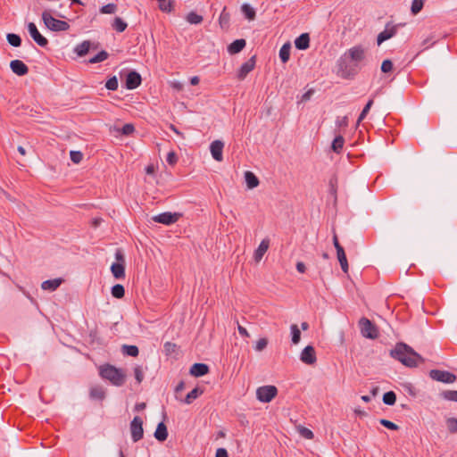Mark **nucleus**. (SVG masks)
<instances>
[{
    "label": "nucleus",
    "instance_id": "nucleus-1",
    "mask_svg": "<svg viewBox=\"0 0 457 457\" xmlns=\"http://www.w3.org/2000/svg\"><path fill=\"white\" fill-rule=\"evenodd\" d=\"M367 49L356 45L346 50L337 61V74L344 79H353L365 64Z\"/></svg>",
    "mask_w": 457,
    "mask_h": 457
},
{
    "label": "nucleus",
    "instance_id": "nucleus-2",
    "mask_svg": "<svg viewBox=\"0 0 457 457\" xmlns=\"http://www.w3.org/2000/svg\"><path fill=\"white\" fill-rule=\"evenodd\" d=\"M389 354L393 359L408 368H416L425 362V359L420 353L403 342L396 343Z\"/></svg>",
    "mask_w": 457,
    "mask_h": 457
},
{
    "label": "nucleus",
    "instance_id": "nucleus-3",
    "mask_svg": "<svg viewBox=\"0 0 457 457\" xmlns=\"http://www.w3.org/2000/svg\"><path fill=\"white\" fill-rule=\"evenodd\" d=\"M99 374L104 379L109 380L115 386H122L126 382L125 372L109 363L100 367Z\"/></svg>",
    "mask_w": 457,
    "mask_h": 457
},
{
    "label": "nucleus",
    "instance_id": "nucleus-4",
    "mask_svg": "<svg viewBox=\"0 0 457 457\" xmlns=\"http://www.w3.org/2000/svg\"><path fill=\"white\" fill-rule=\"evenodd\" d=\"M42 20L46 27L52 31H66L70 29L68 22L54 18L48 10L42 12Z\"/></svg>",
    "mask_w": 457,
    "mask_h": 457
},
{
    "label": "nucleus",
    "instance_id": "nucleus-5",
    "mask_svg": "<svg viewBox=\"0 0 457 457\" xmlns=\"http://www.w3.org/2000/svg\"><path fill=\"white\" fill-rule=\"evenodd\" d=\"M358 324L362 337L369 339H376L378 337L379 331L378 327L368 318H361Z\"/></svg>",
    "mask_w": 457,
    "mask_h": 457
},
{
    "label": "nucleus",
    "instance_id": "nucleus-6",
    "mask_svg": "<svg viewBox=\"0 0 457 457\" xmlns=\"http://www.w3.org/2000/svg\"><path fill=\"white\" fill-rule=\"evenodd\" d=\"M278 395V388L275 386H262L257 388L256 397L262 403L271 402Z\"/></svg>",
    "mask_w": 457,
    "mask_h": 457
},
{
    "label": "nucleus",
    "instance_id": "nucleus-7",
    "mask_svg": "<svg viewBox=\"0 0 457 457\" xmlns=\"http://www.w3.org/2000/svg\"><path fill=\"white\" fill-rule=\"evenodd\" d=\"M429 377L431 379L445 384H452L456 380V375L447 371L441 370H431L429 371Z\"/></svg>",
    "mask_w": 457,
    "mask_h": 457
},
{
    "label": "nucleus",
    "instance_id": "nucleus-8",
    "mask_svg": "<svg viewBox=\"0 0 457 457\" xmlns=\"http://www.w3.org/2000/svg\"><path fill=\"white\" fill-rule=\"evenodd\" d=\"M182 217L181 212H165L155 215L152 218L154 222L161 223L163 225H172L176 223Z\"/></svg>",
    "mask_w": 457,
    "mask_h": 457
},
{
    "label": "nucleus",
    "instance_id": "nucleus-9",
    "mask_svg": "<svg viewBox=\"0 0 457 457\" xmlns=\"http://www.w3.org/2000/svg\"><path fill=\"white\" fill-rule=\"evenodd\" d=\"M130 433L133 442H138L144 436L143 420L135 416L130 422Z\"/></svg>",
    "mask_w": 457,
    "mask_h": 457
},
{
    "label": "nucleus",
    "instance_id": "nucleus-10",
    "mask_svg": "<svg viewBox=\"0 0 457 457\" xmlns=\"http://www.w3.org/2000/svg\"><path fill=\"white\" fill-rule=\"evenodd\" d=\"M142 83L141 75L136 71H129L127 72L125 77L124 87L129 90L137 88Z\"/></svg>",
    "mask_w": 457,
    "mask_h": 457
},
{
    "label": "nucleus",
    "instance_id": "nucleus-11",
    "mask_svg": "<svg viewBox=\"0 0 457 457\" xmlns=\"http://www.w3.org/2000/svg\"><path fill=\"white\" fill-rule=\"evenodd\" d=\"M27 29L29 33V36L37 45H38L41 47L47 46L48 40L43 35L40 34L34 22H29L27 25Z\"/></svg>",
    "mask_w": 457,
    "mask_h": 457
},
{
    "label": "nucleus",
    "instance_id": "nucleus-12",
    "mask_svg": "<svg viewBox=\"0 0 457 457\" xmlns=\"http://www.w3.org/2000/svg\"><path fill=\"white\" fill-rule=\"evenodd\" d=\"M256 56L253 55L249 60L244 62L239 68L237 77L239 80H243L255 67Z\"/></svg>",
    "mask_w": 457,
    "mask_h": 457
},
{
    "label": "nucleus",
    "instance_id": "nucleus-13",
    "mask_svg": "<svg viewBox=\"0 0 457 457\" xmlns=\"http://www.w3.org/2000/svg\"><path fill=\"white\" fill-rule=\"evenodd\" d=\"M398 26H400V24L398 25H393V26H390L389 23H387L386 25V28L385 29L380 32L378 35V37H377V43L378 45H381L384 41L387 40V39H390L391 37H393L394 36L396 35L397 33V28Z\"/></svg>",
    "mask_w": 457,
    "mask_h": 457
},
{
    "label": "nucleus",
    "instance_id": "nucleus-14",
    "mask_svg": "<svg viewBox=\"0 0 457 457\" xmlns=\"http://www.w3.org/2000/svg\"><path fill=\"white\" fill-rule=\"evenodd\" d=\"M300 360L308 365L314 364L317 361L315 349L312 345H307L301 353Z\"/></svg>",
    "mask_w": 457,
    "mask_h": 457
},
{
    "label": "nucleus",
    "instance_id": "nucleus-15",
    "mask_svg": "<svg viewBox=\"0 0 457 457\" xmlns=\"http://www.w3.org/2000/svg\"><path fill=\"white\" fill-rule=\"evenodd\" d=\"M224 143L221 140H214L210 145V151L212 158L217 162L223 160L222 151Z\"/></svg>",
    "mask_w": 457,
    "mask_h": 457
},
{
    "label": "nucleus",
    "instance_id": "nucleus-16",
    "mask_svg": "<svg viewBox=\"0 0 457 457\" xmlns=\"http://www.w3.org/2000/svg\"><path fill=\"white\" fill-rule=\"evenodd\" d=\"M12 71L18 76H25L29 72V67L21 60H12L10 62Z\"/></svg>",
    "mask_w": 457,
    "mask_h": 457
},
{
    "label": "nucleus",
    "instance_id": "nucleus-17",
    "mask_svg": "<svg viewBox=\"0 0 457 457\" xmlns=\"http://www.w3.org/2000/svg\"><path fill=\"white\" fill-rule=\"evenodd\" d=\"M210 371V368L205 363H194L190 368V374L195 378L203 377L206 374H208Z\"/></svg>",
    "mask_w": 457,
    "mask_h": 457
},
{
    "label": "nucleus",
    "instance_id": "nucleus-18",
    "mask_svg": "<svg viewBox=\"0 0 457 457\" xmlns=\"http://www.w3.org/2000/svg\"><path fill=\"white\" fill-rule=\"evenodd\" d=\"M246 45V41L244 38L236 39L228 46V52L230 54H236L240 53Z\"/></svg>",
    "mask_w": 457,
    "mask_h": 457
},
{
    "label": "nucleus",
    "instance_id": "nucleus-19",
    "mask_svg": "<svg viewBox=\"0 0 457 457\" xmlns=\"http://www.w3.org/2000/svg\"><path fill=\"white\" fill-rule=\"evenodd\" d=\"M295 46L298 50H306L310 46V36L308 33H303L295 40Z\"/></svg>",
    "mask_w": 457,
    "mask_h": 457
},
{
    "label": "nucleus",
    "instance_id": "nucleus-20",
    "mask_svg": "<svg viewBox=\"0 0 457 457\" xmlns=\"http://www.w3.org/2000/svg\"><path fill=\"white\" fill-rule=\"evenodd\" d=\"M168 429L164 422L158 423L156 429L154 431V437L159 442H164L168 437Z\"/></svg>",
    "mask_w": 457,
    "mask_h": 457
},
{
    "label": "nucleus",
    "instance_id": "nucleus-21",
    "mask_svg": "<svg viewBox=\"0 0 457 457\" xmlns=\"http://www.w3.org/2000/svg\"><path fill=\"white\" fill-rule=\"evenodd\" d=\"M111 271L112 276L116 279H121L125 278V264L121 262H113L111 266Z\"/></svg>",
    "mask_w": 457,
    "mask_h": 457
},
{
    "label": "nucleus",
    "instance_id": "nucleus-22",
    "mask_svg": "<svg viewBox=\"0 0 457 457\" xmlns=\"http://www.w3.org/2000/svg\"><path fill=\"white\" fill-rule=\"evenodd\" d=\"M105 390L101 386H95L90 388L89 396L93 400L103 401L105 398Z\"/></svg>",
    "mask_w": 457,
    "mask_h": 457
},
{
    "label": "nucleus",
    "instance_id": "nucleus-23",
    "mask_svg": "<svg viewBox=\"0 0 457 457\" xmlns=\"http://www.w3.org/2000/svg\"><path fill=\"white\" fill-rule=\"evenodd\" d=\"M245 180L247 185V187L250 189H253V188L258 187V185L260 183L257 176L253 172L249 171V170L245 172Z\"/></svg>",
    "mask_w": 457,
    "mask_h": 457
},
{
    "label": "nucleus",
    "instance_id": "nucleus-24",
    "mask_svg": "<svg viewBox=\"0 0 457 457\" xmlns=\"http://www.w3.org/2000/svg\"><path fill=\"white\" fill-rule=\"evenodd\" d=\"M62 281V278L48 279L41 284V287L44 290L54 291L61 286Z\"/></svg>",
    "mask_w": 457,
    "mask_h": 457
},
{
    "label": "nucleus",
    "instance_id": "nucleus-25",
    "mask_svg": "<svg viewBox=\"0 0 457 457\" xmlns=\"http://www.w3.org/2000/svg\"><path fill=\"white\" fill-rule=\"evenodd\" d=\"M219 24L222 29L228 30L230 25V14L224 7L219 18Z\"/></svg>",
    "mask_w": 457,
    "mask_h": 457
},
{
    "label": "nucleus",
    "instance_id": "nucleus-26",
    "mask_svg": "<svg viewBox=\"0 0 457 457\" xmlns=\"http://www.w3.org/2000/svg\"><path fill=\"white\" fill-rule=\"evenodd\" d=\"M204 394V389L199 386H195L193 390H191L185 397L183 402L187 404L192 403L196 398Z\"/></svg>",
    "mask_w": 457,
    "mask_h": 457
},
{
    "label": "nucleus",
    "instance_id": "nucleus-27",
    "mask_svg": "<svg viewBox=\"0 0 457 457\" xmlns=\"http://www.w3.org/2000/svg\"><path fill=\"white\" fill-rule=\"evenodd\" d=\"M91 46L92 44L89 40H85L82 43L76 46L74 52L79 57L85 56L89 52Z\"/></svg>",
    "mask_w": 457,
    "mask_h": 457
},
{
    "label": "nucleus",
    "instance_id": "nucleus-28",
    "mask_svg": "<svg viewBox=\"0 0 457 457\" xmlns=\"http://www.w3.org/2000/svg\"><path fill=\"white\" fill-rule=\"evenodd\" d=\"M270 245V241L268 239H263L258 248L254 252V259L255 261H260L263 254L267 252Z\"/></svg>",
    "mask_w": 457,
    "mask_h": 457
},
{
    "label": "nucleus",
    "instance_id": "nucleus-29",
    "mask_svg": "<svg viewBox=\"0 0 457 457\" xmlns=\"http://www.w3.org/2000/svg\"><path fill=\"white\" fill-rule=\"evenodd\" d=\"M337 255L338 262L340 263L341 269L345 273L348 272L349 265L346 258V254L344 248H339L338 251H337Z\"/></svg>",
    "mask_w": 457,
    "mask_h": 457
},
{
    "label": "nucleus",
    "instance_id": "nucleus-30",
    "mask_svg": "<svg viewBox=\"0 0 457 457\" xmlns=\"http://www.w3.org/2000/svg\"><path fill=\"white\" fill-rule=\"evenodd\" d=\"M291 44L285 43L279 50V58L283 63H287L290 58Z\"/></svg>",
    "mask_w": 457,
    "mask_h": 457
},
{
    "label": "nucleus",
    "instance_id": "nucleus-31",
    "mask_svg": "<svg viewBox=\"0 0 457 457\" xmlns=\"http://www.w3.org/2000/svg\"><path fill=\"white\" fill-rule=\"evenodd\" d=\"M345 145V138L343 136L338 135L337 136L332 144H331V149L336 154H340Z\"/></svg>",
    "mask_w": 457,
    "mask_h": 457
},
{
    "label": "nucleus",
    "instance_id": "nucleus-32",
    "mask_svg": "<svg viewBox=\"0 0 457 457\" xmlns=\"http://www.w3.org/2000/svg\"><path fill=\"white\" fill-rule=\"evenodd\" d=\"M241 11L245 17L249 21H253L256 17V12L249 4H243Z\"/></svg>",
    "mask_w": 457,
    "mask_h": 457
},
{
    "label": "nucleus",
    "instance_id": "nucleus-33",
    "mask_svg": "<svg viewBox=\"0 0 457 457\" xmlns=\"http://www.w3.org/2000/svg\"><path fill=\"white\" fill-rule=\"evenodd\" d=\"M128 27V23L120 17H115L112 28L119 33L123 32Z\"/></svg>",
    "mask_w": 457,
    "mask_h": 457
},
{
    "label": "nucleus",
    "instance_id": "nucleus-34",
    "mask_svg": "<svg viewBox=\"0 0 457 457\" xmlns=\"http://www.w3.org/2000/svg\"><path fill=\"white\" fill-rule=\"evenodd\" d=\"M122 353L131 357H137L139 353L138 347L137 345H123L121 347Z\"/></svg>",
    "mask_w": 457,
    "mask_h": 457
},
{
    "label": "nucleus",
    "instance_id": "nucleus-35",
    "mask_svg": "<svg viewBox=\"0 0 457 457\" xmlns=\"http://www.w3.org/2000/svg\"><path fill=\"white\" fill-rule=\"evenodd\" d=\"M439 396L445 401L457 403V390H444Z\"/></svg>",
    "mask_w": 457,
    "mask_h": 457
},
{
    "label": "nucleus",
    "instance_id": "nucleus-36",
    "mask_svg": "<svg viewBox=\"0 0 457 457\" xmlns=\"http://www.w3.org/2000/svg\"><path fill=\"white\" fill-rule=\"evenodd\" d=\"M111 294L114 298L121 299L125 295V288L121 284H116L112 287Z\"/></svg>",
    "mask_w": 457,
    "mask_h": 457
},
{
    "label": "nucleus",
    "instance_id": "nucleus-37",
    "mask_svg": "<svg viewBox=\"0 0 457 457\" xmlns=\"http://www.w3.org/2000/svg\"><path fill=\"white\" fill-rule=\"evenodd\" d=\"M6 39L7 42L14 47H19L21 45V37L18 34L8 33L6 36Z\"/></svg>",
    "mask_w": 457,
    "mask_h": 457
},
{
    "label": "nucleus",
    "instance_id": "nucleus-38",
    "mask_svg": "<svg viewBox=\"0 0 457 457\" xmlns=\"http://www.w3.org/2000/svg\"><path fill=\"white\" fill-rule=\"evenodd\" d=\"M109 57V54L105 50L100 51L95 56L88 60V63L94 64L105 61Z\"/></svg>",
    "mask_w": 457,
    "mask_h": 457
},
{
    "label": "nucleus",
    "instance_id": "nucleus-39",
    "mask_svg": "<svg viewBox=\"0 0 457 457\" xmlns=\"http://www.w3.org/2000/svg\"><path fill=\"white\" fill-rule=\"evenodd\" d=\"M159 3V8L162 12H170L174 8L173 0H157Z\"/></svg>",
    "mask_w": 457,
    "mask_h": 457
},
{
    "label": "nucleus",
    "instance_id": "nucleus-40",
    "mask_svg": "<svg viewBox=\"0 0 457 457\" xmlns=\"http://www.w3.org/2000/svg\"><path fill=\"white\" fill-rule=\"evenodd\" d=\"M382 400L385 404L392 406L396 402V395L394 391L386 392L383 395Z\"/></svg>",
    "mask_w": 457,
    "mask_h": 457
},
{
    "label": "nucleus",
    "instance_id": "nucleus-41",
    "mask_svg": "<svg viewBox=\"0 0 457 457\" xmlns=\"http://www.w3.org/2000/svg\"><path fill=\"white\" fill-rule=\"evenodd\" d=\"M186 20L188 23L196 25L200 24L203 21L204 18L202 15H199L195 12H190L189 13H187Z\"/></svg>",
    "mask_w": 457,
    "mask_h": 457
},
{
    "label": "nucleus",
    "instance_id": "nucleus-42",
    "mask_svg": "<svg viewBox=\"0 0 457 457\" xmlns=\"http://www.w3.org/2000/svg\"><path fill=\"white\" fill-rule=\"evenodd\" d=\"M374 101L373 99H370L365 106L363 107L361 112L359 115V118L357 120V126L366 118L367 114L369 113Z\"/></svg>",
    "mask_w": 457,
    "mask_h": 457
},
{
    "label": "nucleus",
    "instance_id": "nucleus-43",
    "mask_svg": "<svg viewBox=\"0 0 457 457\" xmlns=\"http://www.w3.org/2000/svg\"><path fill=\"white\" fill-rule=\"evenodd\" d=\"M291 329V335H292V343L294 345H296L301 340V331L298 328V326L296 324H292L290 327Z\"/></svg>",
    "mask_w": 457,
    "mask_h": 457
},
{
    "label": "nucleus",
    "instance_id": "nucleus-44",
    "mask_svg": "<svg viewBox=\"0 0 457 457\" xmlns=\"http://www.w3.org/2000/svg\"><path fill=\"white\" fill-rule=\"evenodd\" d=\"M117 11V4L113 3L107 4L105 5H103L100 8V12L103 14H112L115 13Z\"/></svg>",
    "mask_w": 457,
    "mask_h": 457
},
{
    "label": "nucleus",
    "instance_id": "nucleus-45",
    "mask_svg": "<svg viewBox=\"0 0 457 457\" xmlns=\"http://www.w3.org/2000/svg\"><path fill=\"white\" fill-rule=\"evenodd\" d=\"M424 0H413L411 6V12L413 15L418 14L423 8Z\"/></svg>",
    "mask_w": 457,
    "mask_h": 457
},
{
    "label": "nucleus",
    "instance_id": "nucleus-46",
    "mask_svg": "<svg viewBox=\"0 0 457 457\" xmlns=\"http://www.w3.org/2000/svg\"><path fill=\"white\" fill-rule=\"evenodd\" d=\"M328 186L329 193L337 199V177L336 175H333L329 179Z\"/></svg>",
    "mask_w": 457,
    "mask_h": 457
},
{
    "label": "nucleus",
    "instance_id": "nucleus-47",
    "mask_svg": "<svg viewBox=\"0 0 457 457\" xmlns=\"http://www.w3.org/2000/svg\"><path fill=\"white\" fill-rule=\"evenodd\" d=\"M119 82L116 76L111 77L105 83V87L108 90L115 91L118 89Z\"/></svg>",
    "mask_w": 457,
    "mask_h": 457
},
{
    "label": "nucleus",
    "instance_id": "nucleus-48",
    "mask_svg": "<svg viewBox=\"0 0 457 457\" xmlns=\"http://www.w3.org/2000/svg\"><path fill=\"white\" fill-rule=\"evenodd\" d=\"M446 426L448 431L452 434L457 433V419L456 418H448L446 420Z\"/></svg>",
    "mask_w": 457,
    "mask_h": 457
},
{
    "label": "nucleus",
    "instance_id": "nucleus-49",
    "mask_svg": "<svg viewBox=\"0 0 457 457\" xmlns=\"http://www.w3.org/2000/svg\"><path fill=\"white\" fill-rule=\"evenodd\" d=\"M379 423L383 427H385L390 430H398L399 429V426L397 424H395L388 420H386V419H380Z\"/></svg>",
    "mask_w": 457,
    "mask_h": 457
},
{
    "label": "nucleus",
    "instance_id": "nucleus-50",
    "mask_svg": "<svg viewBox=\"0 0 457 457\" xmlns=\"http://www.w3.org/2000/svg\"><path fill=\"white\" fill-rule=\"evenodd\" d=\"M393 62L391 60L389 59H386L382 62V64H381V71L383 73H387V72H390L392 70H393Z\"/></svg>",
    "mask_w": 457,
    "mask_h": 457
},
{
    "label": "nucleus",
    "instance_id": "nucleus-51",
    "mask_svg": "<svg viewBox=\"0 0 457 457\" xmlns=\"http://www.w3.org/2000/svg\"><path fill=\"white\" fill-rule=\"evenodd\" d=\"M70 156H71V160L74 163H79L83 158V154L80 151H71Z\"/></svg>",
    "mask_w": 457,
    "mask_h": 457
},
{
    "label": "nucleus",
    "instance_id": "nucleus-52",
    "mask_svg": "<svg viewBox=\"0 0 457 457\" xmlns=\"http://www.w3.org/2000/svg\"><path fill=\"white\" fill-rule=\"evenodd\" d=\"M299 433L302 436H303L306 439H312L314 437L313 432L305 427H301L299 428Z\"/></svg>",
    "mask_w": 457,
    "mask_h": 457
},
{
    "label": "nucleus",
    "instance_id": "nucleus-53",
    "mask_svg": "<svg viewBox=\"0 0 457 457\" xmlns=\"http://www.w3.org/2000/svg\"><path fill=\"white\" fill-rule=\"evenodd\" d=\"M134 374H135V378H136L137 382L138 384H140L144 379V372H143L142 368L140 366H136L134 368Z\"/></svg>",
    "mask_w": 457,
    "mask_h": 457
},
{
    "label": "nucleus",
    "instance_id": "nucleus-54",
    "mask_svg": "<svg viewBox=\"0 0 457 457\" xmlns=\"http://www.w3.org/2000/svg\"><path fill=\"white\" fill-rule=\"evenodd\" d=\"M135 131V127L131 123H126L120 129L122 135L129 136Z\"/></svg>",
    "mask_w": 457,
    "mask_h": 457
},
{
    "label": "nucleus",
    "instance_id": "nucleus-55",
    "mask_svg": "<svg viewBox=\"0 0 457 457\" xmlns=\"http://www.w3.org/2000/svg\"><path fill=\"white\" fill-rule=\"evenodd\" d=\"M268 339L265 337L260 338L255 345L254 349L258 352L264 350L267 347Z\"/></svg>",
    "mask_w": 457,
    "mask_h": 457
},
{
    "label": "nucleus",
    "instance_id": "nucleus-56",
    "mask_svg": "<svg viewBox=\"0 0 457 457\" xmlns=\"http://www.w3.org/2000/svg\"><path fill=\"white\" fill-rule=\"evenodd\" d=\"M167 162L173 166L178 162V156L175 152L171 151L167 154L166 158Z\"/></svg>",
    "mask_w": 457,
    "mask_h": 457
},
{
    "label": "nucleus",
    "instance_id": "nucleus-57",
    "mask_svg": "<svg viewBox=\"0 0 457 457\" xmlns=\"http://www.w3.org/2000/svg\"><path fill=\"white\" fill-rule=\"evenodd\" d=\"M336 125L338 128H346L348 126V117L344 116L342 118H337L336 120Z\"/></svg>",
    "mask_w": 457,
    "mask_h": 457
},
{
    "label": "nucleus",
    "instance_id": "nucleus-58",
    "mask_svg": "<svg viewBox=\"0 0 457 457\" xmlns=\"http://www.w3.org/2000/svg\"><path fill=\"white\" fill-rule=\"evenodd\" d=\"M115 259L117 260L116 262H121L125 264V257L123 254V252L121 249H117L115 252Z\"/></svg>",
    "mask_w": 457,
    "mask_h": 457
},
{
    "label": "nucleus",
    "instance_id": "nucleus-59",
    "mask_svg": "<svg viewBox=\"0 0 457 457\" xmlns=\"http://www.w3.org/2000/svg\"><path fill=\"white\" fill-rule=\"evenodd\" d=\"M164 348L168 353H174L177 348V345L171 342H166L164 344Z\"/></svg>",
    "mask_w": 457,
    "mask_h": 457
},
{
    "label": "nucleus",
    "instance_id": "nucleus-60",
    "mask_svg": "<svg viewBox=\"0 0 457 457\" xmlns=\"http://www.w3.org/2000/svg\"><path fill=\"white\" fill-rule=\"evenodd\" d=\"M237 330H238V333H239L242 337H250V335H249L248 331L246 330V328H244L243 326H241V325L239 324V322H238V321H237Z\"/></svg>",
    "mask_w": 457,
    "mask_h": 457
},
{
    "label": "nucleus",
    "instance_id": "nucleus-61",
    "mask_svg": "<svg viewBox=\"0 0 457 457\" xmlns=\"http://www.w3.org/2000/svg\"><path fill=\"white\" fill-rule=\"evenodd\" d=\"M215 457H228V451L225 448H218Z\"/></svg>",
    "mask_w": 457,
    "mask_h": 457
},
{
    "label": "nucleus",
    "instance_id": "nucleus-62",
    "mask_svg": "<svg viewBox=\"0 0 457 457\" xmlns=\"http://www.w3.org/2000/svg\"><path fill=\"white\" fill-rule=\"evenodd\" d=\"M296 270L298 272L300 273H304L305 270H306V267H305V264L302 262H298L296 263Z\"/></svg>",
    "mask_w": 457,
    "mask_h": 457
},
{
    "label": "nucleus",
    "instance_id": "nucleus-63",
    "mask_svg": "<svg viewBox=\"0 0 457 457\" xmlns=\"http://www.w3.org/2000/svg\"><path fill=\"white\" fill-rule=\"evenodd\" d=\"M333 244H334V246H335V248H336V250H337V251H338V249H339V248H344V247L340 245V243H339V241H338V238H337V236L336 234H334V236H333Z\"/></svg>",
    "mask_w": 457,
    "mask_h": 457
},
{
    "label": "nucleus",
    "instance_id": "nucleus-64",
    "mask_svg": "<svg viewBox=\"0 0 457 457\" xmlns=\"http://www.w3.org/2000/svg\"><path fill=\"white\" fill-rule=\"evenodd\" d=\"M313 94V90H308L307 92H305L303 96H302V101H308L312 95Z\"/></svg>",
    "mask_w": 457,
    "mask_h": 457
}]
</instances>
